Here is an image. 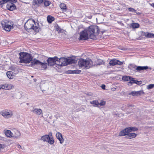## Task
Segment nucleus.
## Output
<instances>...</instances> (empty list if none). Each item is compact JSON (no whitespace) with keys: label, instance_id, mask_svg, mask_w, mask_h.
<instances>
[{"label":"nucleus","instance_id":"nucleus-1","mask_svg":"<svg viewBox=\"0 0 154 154\" xmlns=\"http://www.w3.org/2000/svg\"><path fill=\"white\" fill-rule=\"evenodd\" d=\"M24 27L27 31L32 29L36 32H38L39 29L38 23L35 22V20L32 19L27 21L25 24Z\"/></svg>","mask_w":154,"mask_h":154},{"label":"nucleus","instance_id":"nucleus-2","mask_svg":"<svg viewBox=\"0 0 154 154\" xmlns=\"http://www.w3.org/2000/svg\"><path fill=\"white\" fill-rule=\"evenodd\" d=\"M20 59V63H29L32 61V57L30 54L25 52H21L19 54Z\"/></svg>","mask_w":154,"mask_h":154},{"label":"nucleus","instance_id":"nucleus-3","mask_svg":"<svg viewBox=\"0 0 154 154\" xmlns=\"http://www.w3.org/2000/svg\"><path fill=\"white\" fill-rule=\"evenodd\" d=\"M88 31L90 38L94 39L96 38V36L99 34V30L98 26H92L89 27Z\"/></svg>","mask_w":154,"mask_h":154},{"label":"nucleus","instance_id":"nucleus-4","mask_svg":"<svg viewBox=\"0 0 154 154\" xmlns=\"http://www.w3.org/2000/svg\"><path fill=\"white\" fill-rule=\"evenodd\" d=\"M78 64L79 66L82 68L88 69L92 66V61L90 59L86 60L81 59L78 62Z\"/></svg>","mask_w":154,"mask_h":154},{"label":"nucleus","instance_id":"nucleus-5","mask_svg":"<svg viewBox=\"0 0 154 154\" xmlns=\"http://www.w3.org/2000/svg\"><path fill=\"white\" fill-rule=\"evenodd\" d=\"M2 28L6 31H10L13 28V24L11 21L7 20L2 21L1 23Z\"/></svg>","mask_w":154,"mask_h":154},{"label":"nucleus","instance_id":"nucleus-6","mask_svg":"<svg viewBox=\"0 0 154 154\" xmlns=\"http://www.w3.org/2000/svg\"><path fill=\"white\" fill-rule=\"evenodd\" d=\"M41 139L44 141L48 142L51 145L54 144V142L51 132H49L48 135L46 134L42 136Z\"/></svg>","mask_w":154,"mask_h":154},{"label":"nucleus","instance_id":"nucleus-7","mask_svg":"<svg viewBox=\"0 0 154 154\" xmlns=\"http://www.w3.org/2000/svg\"><path fill=\"white\" fill-rule=\"evenodd\" d=\"M40 65L41 66L42 70H45L47 68L46 63H43L41 62L39 60L35 59H34L32 60L31 63L29 65V66H32L34 65Z\"/></svg>","mask_w":154,"mask_h":154},{"label":"nucleus","instance_id":"nucleus-8","mask_svg":"<svg viewBox=\"0 0 154 154\" xmlns=\"http://www.w3.org/2000/svg\"><path fill=\"white\" fill-rule=\"evenodd\" d=\"M0 114L5 118H11L13 115V112L7 109L2 111L0 112Z\"/></svg>","mask_w":154,"mask_h":154},{"label":"nucleus","instance_id":"nucleus-9","mask_svg":"<svg viewBox=\"0 0 154 154\" xmlns=\"http://www.w3.org/2000/svg\"><path fill=\"white\" fill-rule=\"evenodd\" d=\"M17 0H10L6 5L7 8L11 11H12L16 9V7L13 3L17 2Z\"/></svg>","mask_w":154,"mask_h":154},{"label":"nucleus","instance_id":"nucleus-10","mask_svg":"<svg viewBox=\"0 0 154 154\" xmlns=\"http://www.w3.org/2000/svg\"><path fill=\"white\" fill-rule=\"evenodd\" d=\"M58 61V58L57 57H49L47 60L48 65L50 66H52L56 64H57L56 62H57Z\"/></svg>","mask_w":154,"mask_h":154},{"label":"nucleus","instance_id":"nucleus-11","mask_svg":"<svg viewBox=\"0 0 154 154\" xmlns=\"http://www.w3.org/2000/svg\"><path fill=\"white\" fill-rule=\"evenodd\" d=\"M14 88V86L10 83H6L0 85V90L1 89L5 90H10Z\"/></svg>","mask_w":154,"mask_h":154},{"label":"nucleus","instance_id":"nucleus-12","mask_svg":"<svg viewBox=\"0 0 154 154\" xmlns=\"http://www.w3.org/2000/svg\"><path fill=\"white\" fill-rule=\"evenodd\" d=\"M89 34L88 30H84L80 32L79 40H86L88 38Z\"/></svg>","mask_w":154,"mask_h":154},{"label":"nucleus","instance_id":"nucleus-13","mask_svg":"<svg viewBox=\"0 0 154 154\" xmlns=\"http://www.w3.org/2000/svg\"><path fill=\"white\" fill-rule=\"evenodd\" d=\"M67 58L64 57H61L58 58V61L57 64L60 66H65L67 65Z\"/></svg>","mask_w":154,"mask_h":154},{"label":"nucleus","instance_id":"nucleus-14","mask_svg":"<svg viewBox=\"0 0 154 154\" xmlns=\"http://www.w3.org/2000/svg\"><path fill=\"white\" fill-rule=\"evenodd\" d=\"M124 62V61L121 62L119 60L115 59H113L110 61L109 64L112 66H114L116 65H121L123 64Z\"/></svg>","mask_w":154,"mask_h":154},{"label":"nucleus","instance_id":"nucleus-15","mask_svg":"<svg viewBox=\"0 0 154 154\" xmlns=\"http://www.w3.org/2000/svg\"><path fill=\"white\" fill-rule=\"evenodd\" d=\"M142 83V82L138 81L137 80L135 79L132 77H131L130 82L128 83V85L131 86L132 84H136L137 85L140 84Z\"/></svg>","mask_w":154,"mask_h":154},{"label":"nucleus","instance_id":"nucleus-16","mask_svg":"<svg viewBox=\"0 0 154 154\" xmlns=\"http://www.w3.org/2000/svg\"><path fill=\"white\" fill-rule=\"evenodd\" d=\"M21 135L20 133L18 130L14 129L12 133V137L17 138L19 137Z\"/></svg>","mask_w":154,"mask_h":154},{"label":"nucleus","instance_id":"nucleus-17","mask_svg":"<svg viewBox=\"0 0 154 154\" xmlns=\"http://www.w3.org/2000/svg\"><path fill=\"white\" fill-rule=\"evenodd\" d=\"M56 137L59 140L60 143L62 144L63 143L64 140L63 138L62 134L61 133L57 132L56 134Z\"/></svg>","mask_w":154,"mask_h":154},{"label":"nucleus","instance_id":"nucleus-18","mask_svg":"<svg viewBox=\"0 0 154 154\" xmlns=\"http://www.w3.org/2000/svg\"><path fill=\"white\" fill-rule=\"evenodd\" d=\"M32 112L37 115H40L42 114V111L41 109L33 108Z\"/></svg>","mask_w":154,"mask_h":154},{"label":"nucleus","instance_id":"nucleus-19","mask_svg":"<svg viewBox=\"0 0 154 154\" xmlns=\"http://www.w3.org/2000/svg\"><path fill=\"white\" fill-rule=\"evenodd\" d=\"M144 94V92L143 91H133L131 92L130 94L132 95L133 96H137L140 95L142 94Z\"/></svg>","mask_w":154,"mask_h":154},{"label":"nucleus","instance_id":"nucleus-20","mask_svg":"<svg viewBox=\"0 0 154 154\" xmlns=\"http://www.w3.org/2000/svg\"><path fill=\"white\" fill-rule=\"evenodd\" d=\"M128 133V130L127 128H126L120 132L119 135L120 136H126V137Z\"/></svg>","mask_w":154,"mask_h":154},{"label":"nucleus","instance_id":"nucleus-21","mask_svg":"<svg viewBox=\"0 0 154 154\" xmlns=\"http://www.w3.org/2000/svg\"><path fill=\"white\" fill-rule=\"evenodd\" d=\"M137 136V134L135 133H132L131 132H128L127 135L126 136V138L129 139L135 138Z\"/></svg>","mask_w":154,"mask_h":154},{"label":"nucleus","instance_id":"nucleus-22","mask_svg":"<svg viewBox=\"0 0 154 154\" xmlns=\"http://www.w3.org/2000/svg\"><path fill=\"white\" fill-rule=\"evenodd\" d=\"M4 133L8 137H12V133L10 130L5 129L4 131Z\"/></svg>","mask_w":154,"mask_h":154},{"label":"nucleus","instance_id":"nucleus-23","mask_svg":"<svg viewBox=\"0 0 154 154\" xmlns=\"http://www.w3.org/2000/svg\"><path fill=\"white\" fill-rule=\"evenodd\" d=\"M60 7L63 12L67 11L68 9L66 5L64 3H60Z\"/></svg>","mask_w":154,"mask_h":154},{"label":"nucleus","instance_id":"nucleus-24","mask_svg":"<svg viewBox=\"0 0 154 154\" xmlns=\"http://www.w3.org/2000/svg\"><path fill=\"white\" fill-rule=\"evenodd\" d=\"M6 74L7 77L9 79H12L14 77V74L11 71H8Z\"/></svg>","mask_w":154,"mask_h":154},{"label":"nucleus","instance_id":"nucleus-25","mask_svg":"<svg viewBox=\"0 0 154 154\" xmlns=\"http://www.w3.org/2000/svg\"><path fill=\"white\" fill-rule=\"evenodd\" d=\"M67 65L72 63H75L77 62V60L73 58H67Z\"/></svg>","mask_w":154,"mask_h":154},{"label":"nucleus","instance_id":"nucleus-26","mask_svg":"<svg viewBox=\"0 0 154 154\" xmlns=\"http://www.w3.org/2000/svg\"><path fill=\"white\" fill-rule=\"evenodd\" d=\"M148 66H137V67L136 68V69L137 71H141V70H144L145 69H148Z\"/></svg>","mask_w":154,"mask_h":154},{"label":"nucleus","instance_id":"nucleus-27","mask_svg":"<svg viewBox=\"0 0 154 154\" xmlns=\"http://www.w3.org/2000/svg\"><path fill=\"white\" fill-rule=\"evenodd\" d=\"M43 1V0H33V5H38L39 4L41 3Z\"/></svg>","mask_w":154,"mask_h":154},{"label":"nucleus","instance_id":"nucleus-28","mask_svg":"<svg viewBox=\"0 0 154 154\" xmlns=\"http://www.w3.org/2000/svg\"><path fill=\"white\" fill-rule=\"evenodd\" d=\"M139 24L137 23H133L131 24L130 26L132 28H137L139 27Z\"/></svg>","mask_w":154,"mask_h":154},{"label":"nucleus","instance_id":"nucleus-29","mask_svg":"<svg viewBox=\"0 0 154 154\" xmlns=\"http://www.w3.org/2000/svg\"><path fill=\"white\" fill-rule=\"evenodd\" d=\"M68 73L69 74H79L80 73L81 71L79 70H69Z\"/></svg>","mask_w":154,"mask_h":154},{"label":"nucleus","instance_id":"nucleus-30","mask_svg":"<svg viewBox=\"0 0 154 154\" xmlns=\"http://www.w3.org/2000/svg\"><path fill=\"white\" fill-rule=\"evenodd\" d=\"M129 132H131L132 131H135L138 130V129L135 127H129L127 128Z\"/></svg>","mask_w":154,"mask_h":154},{"label":"nucleus","instance_id":"nucleus-31","mask_svg":"<svg viewBox=\"0 0 154 154\" xmlns=\"http://www.w3.org/2000/svg\"><path fill=\"white\" fill-rule=\"evenodd\" d=\"M54 20V17L51 16H48L47 17V21L49 23H51Z\"/></svg>","mask_w":154,"mask_h":154},{"label":"nucleus","instance_id":"nucleus-32","mask_svg":"<svg viewBox=\"0 0 154 154\" xmlns=\"http://www.w3.org/2000/svg\"><path fill=\"white\" fill-rule=\"evenodd\" d=\"M90 103L92 104H93L94 106L99 105V102L97 100H94L92 101H91Z\"/></svg>","mask_w":154,"mask_h":154},{"label":"nucleus","instance_id":"nucleus-33","mask_svg":"<svg viewBox=\"0 0 154 154\" xmlns=\"http://www.w3.org/2000/svg\"><path fill=\"white\" fill-rule=\"evenodd\" d=\"M131 77L128 76H124L122 77V79L124 81H130Z\"/></svg>","mask_w":154,"mask_h":154},{"label":"nucleus","instance_id":"nucleus-34","mask_svg":"<svg viewBox=\"0 0 154 154\" xmlns=\"http://www.w3.org/2000/svg\"><path fill=\"white\" fill-rule=\"evenodd\" d=\"M145 36L147 38L154 37V34L146 32L145 33Z\"/></svg>","mask_w":154,"mask_h":154},{"label":"nucleus","instance_id":"nucleus-35","mask_svg":"<svg viewBox=\"0 0 154 154\" xmlns=\"http://www.w3.org/2000/svg\"><path fill=\"white\" fill-rule=\"evenodd\" d=\"M43 2H44V5L46 7L49 6L51 4L50 1L47 0H43Z\"/></svg>","mask_w":154,"mask_h":154},{"label":"nucleus","instance_id":"nucleus-36","mask_svg":"<svg viewBox=\"0 0 154 154\" xmlns=\"http://www.w3.org/2000/svg\"><path fill=\"white\" fill-rule=\"evenodd\" d=\"M11 69L12 71L15 72L14 74H16L18 73V69L17 67L13 66L11 67Z\"/></svg>","mask_w":154,"mask_h":154},{"label":"nucleus","instance_id":"nucleus-37","mask_svg":"<svg viewBox=\"0 0 154 154\" xmlns=\"http://www.w3.org/2000/svg\"><path fill=\"white\" fill-rule=\"evenodd\" d=\"M10 0H0V5H2L3 4L7 3L9 2Z\"/></svg>","mask_w":154,"mask_h":154},{"label":"nucleus","instance_id":"nucleus-38","mask_svg":"<svg viewBox=\"0 0 154 154\" xmlns=\"http://www.w3.org/2000/svg\"><path fill=\"white\" fill-rule=\"evenodd\" d=\"M125 107L124 106H123L122 107V109L124 111H125V110L126 109H128V108L129 107H132V105H130L129 104H128L127 106H125Z\"/></svg>","mask_w":154,"mask_h":154},{"label":"nucleus","instance_id":"nucleus-39","mask_svg":"<svg viewBox=\"0 0 154 154\" xmlns=\"http://www.w3.org/2000/svg\"><path fill=\"white\" fill-rule=\"evenodd\" d=\"M106 104V102L103 100H101L100 103H99V105H100V106H104Z\"/></svg>","mask_w":154,"mask_h":154},{"label":"nucleus","instance_id":"nucleus-40","mask_svg":"<svg viewBox=\"0 0 154 154\" xmlns=\"http://www.w3.org/2000/svg\"><path fill=\"white\" fill-rule=\"evenodd\" d=\"M154 87V84H149L147 86V88L148 89H150Z\"/></svg>","mask_w":154,"mask_h":154},{"label":"nucleus","instance_id":"nucleus-41","mask_svg":"<svg viewBox=\"0 0 154 154\" xmlns=\"http://www.w3.org/2000/svg\"><path fill=\"white\" fill-rule=\"evenodd\" d=\"M128 9L129 11L134 12L135 13L136 11V10L132 8H128Z\"/></svg>","mask_w":154,"mask_h":154},{"label":"nucleus","instance_id":"nucleus-42","mask_svg":"<svg viewBox=\"0 0 154 154\" xmlns=\"http://www.w3.org/2000/svg\"><path fill=\"white\" fill-rule=\"evenodd\" d=\"M55 116L56 118L57 119H58L60 117H62V116H61L59 114L57 113Z\"/></svg>","mask_w":154,"mask_h":154},{"label":"nucleus","instance_id":"nucleus-43","mask_svg":"<svg viewBox=\"0 0 154 154\" xmlns=\"http://www.w3.org/2000/svg\"><path fill=\"white\" fill-rule=\"evenodd\" d=\"M101 88L103 89H105V86L104 85H101Z\"/></svg>","mask_w":154,"mask_h":154},{"label":"nucleus","instance_id":"nucleus-44","mask_svg":"<svg viewBox=\"0 0 154 154\" xmlns=\"http://www.w3.org/2000/svg\"><path fill=\"white\" fill-rule=\"evenodd\" d=\"M18 148H21V149L22 148L21 146L20 145H18Z\"/></svg>","mask_w":154,"mask_h":154},{"label":"nucleus","instance_id":"nucleus-45","mask_svg":"<svg viewBox=\"0 0 154 154\" xmlns=\"http://www.w3.org/2000/svg\"><path fill=\"white\" fill-rule=\"evenodd\" d=\"M151 5L154 8V3H152L151 4Z\"/></svg>","mask_w":154,"mask_h":154},{"label":"nucleus","instance_id":"nucleus-46","mask_svg":"<svg viewBox=\"0 0 154 154\" xmlns=\"http://www.w3.org/2000/svg\"><path fill=\"white\" fill-rule=\"evenodd\" d=\"M34 82H36V79H34Z\"/></svg>","mask_w":154,"mask_h":154},{"label":"nucleus","instance_id":"nucleus-47","mask_svg":"<svg viewBox=\"0 0 154 154\" xmlns=\"http://www.w3.org/2000/svg\"><path fill=\"white\" fill-rule=\"evenodd\" d=\"M46 85H42V87H45Z\"/></svg>","mask_w":154,"mask_h":154},{"label":"nucleus","instance_id":"nucleus-48","mask_svg":"<svg viewBox=\"0 0 154 154\" xmlns=\"http://www.w3.org/2000/svg\"><path fill=\"white\" fill-rule=\"evenodd\" d=\"M48 89V88H45V90H44V91H45L46 90H47Z\"/></svg>","mask_w":154,"mask_h":154},{"label":"nucleus","instance_id":"nucleus-49","mask_svg":"<svg viewBox=\"0 0 154 154\" xmlns=\"http://www.w3.org/2000/svg\"><path fill=\"white\" fill-rule=\"evenodd\" d=\"M26 104H27V105H28L29 104V103H26Z\"/></svg>","mask_w":154,"mask_h":154},{"label":"nucleus","instance_id":"nucleus-50","mask_svg":"<svg viewBox=\"0 0 154 154\" xmlns=\"http://www.w3.org/2000/svg\"><path fill=\"white\" fill-rule=\"evenodd\" d=\"M98 65H100V64H98Z\"/></svg>","mask_w":154,"mask_h":154}]
</instances>
